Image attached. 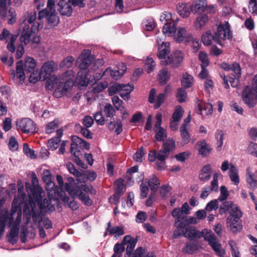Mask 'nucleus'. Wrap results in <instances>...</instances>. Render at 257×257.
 Instances as JSON below:
<instances>
[{"label":"nucleus","instance_id":"obj_1","mask_svg":"<svg viewBox=\"0 0 257 257\" xmlns=\"http://www.w3.org/2000/svg\"><path fill=\"white\" fill-rule=\"evenodd\" d=\"M58 69L57 63L53 61H48L44 63L40 71L38 70L32 72L29 80H57L53 73Z\"/></svg>","mask_w":257,"mask_h":257},{"label":"nucleus","instance_id":"obj_2","mask_svg":"<svg viewBox=\"0 0 257 257\" xmlns=\"http://www.w3.org/2000/svg\"><path fill=\"white\" fill-rule=\"evenodd\" d=\"M241 97L243 102L250 108L253 107L257 102V81L251 85L246 86L242 90Z\"/></svg>","mask_w":257,"mask_h":257},{"label":"nucleus","instance_id":"obj_3","mask_svg":"<svg viewBox=\"0 0 257 257\" xmlns=\"http://www.w3.org/2000/svg\"><path fill=\"white\" fill-rule=\"evenodd\" d=\"M213 38L214 41L221 46L223 45V42L226 40L232 39V33L230 29V25L227 22L224 21L218 25L217 30L214 34Z\"/></svg>","mask_w":257,"mask_h":257},{"label":"nucleus","instance_id":"obj_4","mask_svg":"<svg viewBox=\"0 0 257 257\" xmlns=\"http://www.w3.org/2000/svg\"><path fill=\"white\" fill-rule=\"evenodd\" d=\"M55 4L54 0H48L47 8L39 12L38 19L41 21L46 18L51 26L56 25L59 22V18L56 14Z\"/></svg>","mask_w":257,"mask_h":257},{"label":"nucleus","instance_id":"obj_5","mask_svg":"<svg viewBox=\"0 0 257 257\" xmlns=\"http://www.w3.org/2000/svg\"><path fill=\"white\" fill-rule=\"evenodd\" d=\"M23 213L26 218L27 223L30 221L31 216L35 224L39 223L42 221L40 211L38 209L36 210V204L33 201L30 200L29 202L25 203Z\"/></svg>","mask_w":257,"mask_h":257},{"label":"nucleus","instance_id":"obj_6","mask_svg":"<svg viewBox=\"0 0 257 257\" xmlns=\"http://www.w3.org/2000/svg\"><path fill=\"white\" fill-rule=\"evenodd\" d=\"M126 70V65L123 63L119 64L117 69L115 70H112L110 67L107 68L101 74L100 77L97 78L96 80H98L99 79L103 80L113 79L116 80L124 74Z\"/></svg>","mask_w":257,"mask_h":257},{"label":"nucleus","instance_id":"obj_7","mask_svg":"<svg viewBox=\"0 0 257 257\" xmlns=\"http://www.w3.org/2000/svg\"><path fill=\"white\" fill-rule=\"evenodd\" d=\"M169 155L161 149L158 152L155 150L151 151L148 155L149 160L150 162L156 161V165L160 170H164L166 167V159Z\"/></svg>","mask_w":257,"mask_h":257},{"label":"nucleus","instance_id":"obj_8","mask_svg":"<svg viewBox=\"0 0 257 257\" xmlns=\"http://www.w3.org/2000/svg\"><path fill=\"white\" fill-rule=\"evenodd\" d=\"M160 21L164 23V26L163 29V32L165 35L171 36V35L175 31V23H171V21L175 22V19L173 18L171 13L165 12L160 17ZM177 23L178 19H175Z\"/></svg>","mask_w":257,"mask_h":257},{"label":"nucleus","instance_id":"obj_9","mask_svg":"<svg viewBox=\"0 0 257 257\" xmlns=\"http://www.w3.org/2000/svg\"><path fill=\"white\" fill-rule=\"evenodd\" d=\"M65 188L72 197H78L79 199L85 205L88 206L91 205L92 201L89 197L82 192L80 188L73 187L68 183L65 184Z\"/></svg>","mask_w":257,"mask_h":257},{"label":"nucleus","instance_id":"obj_10","mask_svg":"<svg viewBox=\"0 0 257 257\" xmlns=\"http://www.w3.org/2000/svg\"><path fill=\"white\" fill-rule=\"evenodd\" d=\"M75 0H59L58 5L60 13L61 15L70 16L72 12V6H79V7H83L84 4L83 2L75 3Z\"/></svg>","mask_w":257,"mask_h":257},{"label":"nucleus","instance_id":"obj_11","mask_svg":"<svg viewBox=\"0 0 257 257\" xmlns=\"http://www.w3.org/2000/svg\"><path fill=\"white\" fill-rule=\"evenodd\" d=\"M16 127L18 130H21L23 133H33L36 131V124L29 118H23L17 120Z\"/></svg>","mask_w":257,"mask_h":257},{"label":"nucleus","instance_id":"obj_12","mask_svg":"<svg viewBox=\"0 0 257 257\" xmlns=\"http://www.w3.org/2000/svg\"><path fill=\"white\" fill-rule=\"evenodd\" d=\"M94 61V58L89 50H84L78 58L76 63L80 69H86Z\"/></svg>","mask_w":257,"mask_h":257},{"label":"nucleus","instance_id":"obj_13","mask_svg":"<svg viewBox=\"0 0 257 257\" xmlns=\"http://www.w3.org/2000/svg\"><path fill=\"white\" fill-rule=\"evenodd\" d=\"M191 11L194 14L200 15L203 12L213 13L214 8L211 6H207V2L205 0H199L196 1L190 7Z\"/></svg>","mask_w":257,"mask_h":257},{"label":"nucleus","instance_id":"obj_14","mask_svg":"<svg viewBox=\"0 0 257 257\" xmlns=\"http://www.w3.org/2000/svg\"><path fill=\"white\" fill-rule=\"evenodd\" d=\"M42 179L44 182L46 184V189L47 191L54 192L56 193V191L59 193V195L62 196L64 192L62 191L58 192L55 183L52 181V176L49 170H44L42 173Z\"/></svg>","mask_w":257,"mask_h":257},{"label":"nucleus","instance_id":"obj_15","mask_svg":"<svg viewBox=\"0 0 257 257\" xmlns=\"http://www.w3.org/2000/svg\"><path fill=\"white\" fill-rule=\"evenodd\" d=\"M183 55L180 51H175L167 58V60H161L162 65H170L172 67H177L182 62Z\"/></svg>","mask_w":257,"mask_h":257},{"label":"nucleus","instance_id":"obj_16","mask_svg":"<svg viewBox=\"0 0 257 257\" xmlns=\"http://www.w3.org/2000/svg\"><path fill=\"white\" fill-rule=\"evenodd\" d=\"M162 115L161 113H158L156 115V121L154 126L156 133L155 138L157 141H162L167 136L166 130L161 126Z\"/></svg>","mask_w":257,"mask_h":257},{"label":"nucleus","instance_id":"obj_17","mask_svg":"<svg viewBox=\"0 0 257 257\" xmlns=\"http://www.w3.org/2000/svg\"><path fill=\"white\" fill-rule=\"evenodd\" d=\"M220 66L221 68L225 71L231 72V75L233 76V77H231V79L233 80L238 79L240 77L241 69L238 63L234 62L229 64L226 62H223L220 64Z\"/></svg>","mask_w":257,"mask_h":257},{"label":"nucleus","instance_id":"obj_18","mask_svg":"<svg viewBox=\"0 0 257 257\" xmlns=\"http://www.w3.org/2000/svg\"><path fill=\"white\" fill-rule=\"evenodd\" d=\"M72 87V81H58L56 83V88L53 95L57 98L65 94Z\"/></svg>","mask_w":257,"mask_h":257},{"label":"nucleus","instance_id":"obj_19","mask_svg":"<svg viewBox=\"0 0 257 257\" xmlns=\"http://www.w3.org/2000/svg\"><path fill=\"white\" fill-rule=\"evenodd\" d=\"M18 185V196H16L12 203V209L18 208L21 204L24 202L26 198V194L24 191V186L21 180H19L17 181Z\"/></svg>","mask_w":257,"mask_h":257},{"label":"nucleus","instance_id":"obj_20","mask_svg":"<svg viewBox=\"0 0 257 257\" xmlns=\"http://www.w3.org/2000/svg\"><path fill=\"white\" fill-rule=\"evenodd\" d=\"M204 239L208 241L212 249L220 256H223L224 251L221 248V244L213 234H207L204 236Z\"/></svg>","mask_w":257,"mask_h":257},{"label":"nucleus","instance_id":"obj_21","mask_svg":"<svg viewBox=\"0 0 257 257\" xmlns=\"http://www.w3.org/2000/svg\"><path fill=\"white\" fill-rule=\"evenodd\" d=\"M173 33H174V39L178 42L188 43L192 40V35L188 33L185 28H179L176 29L175 28V31L171 36Z\"/></svg>","mask_w":257,"mask_h":257},{"label":"nucleus","instance_id":"obj_22","mask_svg":"<svg viewBox=\"0 0 257 257\" xmlns=\"http://www.w3.org/2000/svg\"><path fill=\"white\" fill-rule=\"evenodd\" d=\"M107 233L110 235H113L115 237H118L124 234V228L122 226H119L111 227V222H109L107 223L104 236H105Z\"/></svg>","mask_w":257,"mask_h":257},{"label":"nucleus","instance_id":"obj_23","mask_svg":"<svg viewBox=\"0 0 257 257\" xmlns=\"http://www.w3.org/2000/svg\"><path fill=\"white\" fill-rule=\"evenodd\" d=\"M226 223L229 230L233 233L239 232L242 228L240 220L233 219L231 217H227Z\"/></svg>","mask_w":257,"mask_h":257},{"label":"nucleus","instance_id":"obj_24","mask_svg":"<svg viewBox=\"0 0 257 257\" xmlns=\"http://www.w3.org/2000/svg\"><path fill=\"white\" fill-rule=\"evenodd\" d=\"M203 232L196 230L194 227L192 226H186L183 236L190 239H193L199 238L203 236Z\"/></svg>","mask_w":257,"mask_h":257},{"label":"nucleus","instance_id":"obj_25","mask_svg":"<svg viewBox=\"0 0 257 257\" xmlns=\"http://www.w3.org/2000/svg\"><path fill=\"white\" fill-rule=\"evenodd\" d=\"M130 84L124 85L123 84L114 83L111 85L108 89V94L109 95H113L114 94L120 92L122 90H130Z\"/></svg>","mask_w":257,"mask_h":257},{"label":"nucleus","instance_id":"obj_26","mask_svg":"<svg viewBox=\"0 0 257 257\" xmlns=\"http://www.w3.org/2000/svg\"><path fill=\"white\" fill-rule=\"evenodd\" d=\"M170 51V43L168 42H162L158 47L157 55L162 60H167L166 56Z\"/></svg>","mask_w":257,"mask_h":257},{"label":"nucleus","instance_id":"obj_27","mask_svg":"<svg viewBox=\"0 0 257 257\" xmlns=\"http://www.w3.org/2000/svg\"><path fill=\"white\" fill-rule=\"evenodd\" d=\"M198 113L202 116H206L212 113L213 106L211 103L205 104L204 102H199L198 103Z\"/></svg>","mask_w":257,"mask_h":257},{"label":"nucleus","instance_id":"obj_28","mask_svg":"<svg viewBox=\"0 0 257 257\" xmlns=\"http://www.w3.org/2000/svg\"><path fill=\"white\" fill-rule=\"evenodd\" d=\"M122 243L126 245V251L130 254L132 253L137 243V240L130 235L125 236L122 239Z\"/></svg>","mask_w":257,"mask_h":257},{"label":"nucleus","instance_id":"obj_29","mask_svg":"<svg viewBox=\"0 0 257 257\" xmlns=\"http://www.w3.org/2000/svg\"><path fill=\"white\" fill-rule=\"evenodd\" d=\"M41 200H38V204L39 205V208L42 211H52L54 209V206L51 203V200L45 198L42 200V193L40 194Z\"/></svg>","mask_w":257,"mask_h":257},{"label":"nucleus","instance_id":"obj_30","mask_svg":"<svg viewBox=\"0 0 257 257\" xmlns=\"http://www.w3.org/2000/svg\"><path fill=\"white\" fill-rule=\"evenodd\" d=\"M172 215L176 218L175 224H177L180 222H185L186 221L187 214L183 212V211H181L180 208L174 209L172 212Z\"/></svg>","mask_w":257,"mask_h":257},{"label":"nucleus","instance_id":"obj_31","mask_svg":"<svg viewBox=\"0 0 257 257\" xmlns=\"http://www.w3.org/2000/svg\"><path fill=\"white\" fill-rule=\"evenodd\" d=\"M147 182V184L150 188V189L153 192H156L160 185V181L157 177L153 175L149 179H145L144 180Z\"/></svg>","mask_w":257,"mask_h":257},{"label":"nucleus","instance_id":"obj_32","mask_svg":"<svg viewBox=\"0 0 257 257\" xmlns=\"http://www.w3.org/2000/svg\"><path fill=\"white\" fill-rule=\"evenodd\" d=\"M212 171L210 165H205L202 169L199 178L201 181H208L211 176Z\"/></svg>","mask_w":257,"mask_h":257},{"label":"nucleus","instance_id":"obj_33","mask_svg":"<svg viewBox=\"0 0 257 257\" xmlns=\"http://www.w3.org/2000/svg\"><path fill=\"white\" fill-rule=\"evenodd\" d=\"M32 33L29 30L28 25H25L20 37V41L25 45L28 44L31 41Z\"/></svg>","mask_w":257,"mask_h":257},{"label":"nucleus","instance_id":"obj_34","mask_svg":"<svg viewBox=\"0 0 257 257\" xmlns=\"http://www.w3.org/2000/svg\"><path fill=\"white\" fill-rule=\"evenodd\" d=\"M228 175L231 181L236 185L239 183V178L238 175V169L236 166L232 164H230V167L228 172Z\"/></svg>","mask_w":257,"mask_h":257},{"label":"nucleus","instance_id":"obj_35","mask_svg":"<svg viewBox=\"0 0 257 257\" xmlns=\"http://www.w3.org/2000/svg\"><path fill=\"white\" fill-rule=\"evenodd\" d=\"M196 145L199 148V154L203 156L208 155L212 150L210 146L207 144L205 140L197 142Z\"/></svg>","mask_w":257,"mask_h":257},{"label":"nucleus","instance_id":"obj_36","mask_svg":"<svg viewBox=\"0 0 257 257\" xmlns=\"http://www.w3.org/2000/svg\"><path fill=\"white\" fill-rule=\"evenodd\" d=\"M37 65V62L34 58L31 57H26L25 59V63L24 66L25 70L28 72L35 71V68Z\"/></svg>","mask_w":257,"mask_h":257},{"label":"nucleus","instance_id":"obj_37","mask_svg":"<svg viewBox=\"0 0 257 257\" xmlns=\"http://www.w3.org/2000/svg\"><path fill=\"white\" fill-rule=\"evenodd\" d=\"M208 21V17L206 14L200 15L196 18L194 23V26L196 29L200 30L205 26Z\"/></svg>","mask_w":257,"mask_h":257},{"label":"nucleus","instance_id":"obj_38","mask_svg":"<svg viewBox=\"0 0 257 257\" xmlns=\"http://www.w3.org/2000/svg\"><path fill=\"white\" fill-rule=\"evenodd\" d=\"M200 246L197 242L191 241L186 243L185 247L182 249L184 252L192 253L194 251L198 250Z\"/></svg>","mask_w":257,"mask_h":257},{"label":"nucleus","instance_id":"obj_39","mask_svg":"<svg viewBox=\"0 0 257 257\" xmlns=\"http://www.w3.org/2000/svg\"><path fill=\"white\" fill-rule=\"evenodd\" d=\"M183 145L188 144L190 141V136L186 128V124H182L180 128Z\"/></svg>","mask_w":257,"mask_h":257},{"label":"nucleus","instance_id":"obj_40","mask_svg":"<svg viewBox=\"0 0 257 257\" xmlns=\"http://www.w3.org/2000/svg\"><path fill=\"white\" fill-rule=\"evenodd\" d=\"M177 11L182 17H187L190 14L189 7L186 4H179L177 7Z\"/></svg>","mask_w":257,"mask_h":257},{"label":"nucleus","instance_id":"obj_41","mask_svg":"<svg viewBox=\"0 0 257 257\" xmlns=\"http://www.w3.org/2000/svg\"><path fill=\"white\" fill-rule=\"evenodd\" d=\"M175 147V142L172 139H168L163 142L161 149L168 155Z\"/></svg>","mask_w":257,"mask_h":257},{"label":"nucleus","instance_id":"obj_42","mask_svg":"<svg viewBox=\"0 0 257 257\" xmlns=\"http://www.w3.org/2000/svg\"><path fill=\"white\" fill-rule=\"evenodd\" d=\"M16 75L17 78L19 79L20 80H25V76L24 70V63L22 60L17 63Z\"/></svg>","mask_w":257,"mask_h":257},{"label":"nucleus","instance_id":"obj_43","mask_svg":"<svg viewBox=\"0 0 257 257\" xmlns=\"http://www.w3.org/2000/svg\"><path fill=\"white\" fill-rule=\"evenodd\" d=\"M156 66V62L154 59L150 57L147 58L144 62V68L146 71L150 73L152 72Z\"/></svg>","mask_w":257,"mask_h":257},{"label":"nucleus","instance_id":"obj_44","mask_svg":"<svg viewBox=\"0 0 257 257\" xmlns=\"http://www.w3.org/2000/svg\"><path fill=\"white\" fill-rule=\"evenodd\" d=\"M95 81L92 84V89L94 93H99L105 89L107 85V81Z\"/></svg>","mask_w":257,"mask_h":257},{"label":"nucleus","instance_id":"obj_45","mask_svg":"<svg viewBox=\"0 0 257 257\" xmlns=\"http://www.w3.org/2000/svg\"><path fill=\"white\" fill-rule=\"evenodd\" d=\"M103 112L106 117L112 118L115 115L116 111L110 103H106L104 106Z\"/></svg>","mask_w":257,"mask_h":257},{"label":"nucleus","instance_id":"obj_46","mask_svg":"<svg viewBox=\"0 0 257 257\" xmlns=\"http://www.w3.org/2000/svg\"><path fill=\"white\" fill-rule=\"evenodd\" d=\"M229 214L230 215L228 217H231L235 220H240L242 216V213L237 205L233 209H230Z\"/></svg>","mask_w":257,"mask_h":257},{"label":"nucleus","instance_id":"obj_47","mask_svg":"<svg viewBox=\"0 0 257 257\" xmlns=\"http://www.w3.org/2000/svg\"><path fill=\"white\" fill-rule=\"evenodd\" d=\"M72 142L80 148H85L86 149L89 148V144L88 143L77 136H74L72 137Z\"/></svg>","mask_w":257,"mask_h":257},{"label":"nucleus","instance_id":"obj_48","mask_svg":"<svg viewBox=\"0 0 257 257\" xmlns=\"http://www.w3.org/2000/svg\"><path fill=\"white\" fill-rule=\"evenodd\" d=\"M177 227V229L175 230L173 232V236L175 238L179 237L182 234L183 235L184 231L183 229H185L186 224L185 222H180L177 224H175Z\"/></svg>","mask_w":257,"mask_h":257},{"label":"nucleus","instance_id":"obj_49","mask_svg":"<svg viewBox=\"0 0 257 257\" xmlns=\"http://www.w3.org/2000/svg\"><path fill=\"white\" fill-rule=\"evenodd\" d=\"M184 110L183 108L180 105L176 106L175 111L172 114V119L179 121L181 119Z\"/></svg>","mask_w":257,"mask_h":257},{"label":"nucleus","instance_id":"obj_50","mask_svg":"<svg viewBox=\"0 0 257 257\" xmlns=\"http://www.w3.org/2000/svg\"><path fill=\"white\" fill-rule=\"evenodd\" d=\"M11 0H0V16L5 17L8 6L11 4Z\"/></svg>","mask_w":257,"mask_h":257},{"label":"nucleus","instance_id":"obj_51","mask_svg":"<svg viewBox=\"0 0 257 257\" xmlns=\"http://www.w3.org/2000/svg\"><path fill=\"white\" fill-rule=\"evenodd\" d=\"M19 233V228L17 226H13L10 231L9 236V241L12 243H14L17 241Z\"/></svg>","mask_w":257,"mask_h":257},{"label":"nucleus","instance_id":"obj_52","mask_svg":"<svg viewBox=\"0 0 257 257\" xmlns=\"http://www.w3.org/2000/svg\"><path fill=\"white\" fill-rule=\"evenodd\" d=\"M114 185L115 186V192L119 193L121 194H123L125 191V186L124 184L123 180L122 179L119 178L115 181Z\"/></svg>","mask_w":257,"mask_h":257},{"label":"nucleus","instance_id":"obj_53","mask_svg":"<svg viewBox=\"0 0 257 257\" xmlns=\"http://www.w3.org/2000/svg\"><path fill=\"white\" fill-rule=\"evenodd\" d=\"M171 74L166 68L160 70L158 73L159 80H168L170 79Z\"/></svg>","mask_w":257,"mask_h":257},{"label":"nucleus","instance_id":"obj_54","mask_svg":"<svg viewBox=\"0 0 257 257\" xmlns=\"http://www.w3.org/2000/svg\"><path fill=\"white\" fill-rule=\"evenodd\" d=\"M214 40L213 35H212L210 31L206 32L202 36V41L204 45L209 46L212 43V41Z\"/></svg>","mask_w":257,"mask_h":257},{"label":"nucleus","instance_id":"obj_55","mask_svg":"<svg viewBox=\"0 0 257 257\" xmlns=\"http://www.w3.org/2000/svg\"><path fill=\"white\" fill-rule=\"evenodd\" d=\"M176 97L180 103L185 102L187 97V94L185 89L182 88H178Z\"/></svg>","mask_w":257,"mask_h":257},{"label":"nucleus","instance_id":"obj_56","mask_svg":"<svg viewBox=\"0 0 257 257\" xmlns=\"http://www.w3.org/2000/svg\"><path fill=\"white\" fill-rule=\"evenodd\" d=\"M223 133L221 131H217V132L216 133L215 137L216 139L217 140V144L216 147V150L217 151H221L222 149V147L223 145Z\"/></svg>","mask_w":257,"mask_h":257},{"label":"nucleus","instance_id":"obj_57","mask_svg":"<svg viewBox=\"0 0 257 257\" xmlns=\"http://www.w3.org/2000/svg\"><path fill=\"white\" fill-rule=\"evenodd\" d=\"M112 102L117 110L120 111L123 110L124 107L122 105L123 101L120 99L117 96L112 97Z\"/></svg>","mask_w":257,"mask_h":257},{"label":"nucleus","instance_id":"obj_58","mask_svg":"<svg viewBox=\"0 0 257 257\" xmlns=\"http://www.w3.org/2000/svg\"><path fill=\"white\" fill-rule=\"evenodd\" d=\"M199 59L201 62V67H207L209 65V60L207 54L203 51H200L199 54Z\"/></svg>","mask_w":257,"mask_h":257},{"label":"nucleus","instance_id":"obj_59","mask_svg":"<svg viewBox=\"0 0 257 257\" xmlns=\"http://www.w3.org/2000/svg\"><path fill=\"white\" fill-rule=\"evenodd\" d=\"M60 141V139L59 138H53L49 140L48 141L49 149L53 151L57 149L59 147Z\"/></svg>","mask_w":257,"mask_h":257},{"label":"nucleus","instance_id":"obj_60","mask_svg":"<svg viewBox=\"0 0 257 257\" xmlns=\"http://www.w3.org/2000/svg\"><path fill=\"white\" fill-rule=\"evenodd\" d=\"M75 80H90L86 69H81L78 72L77 76Z\"/></svg>","mask_w":257,"mask_h":257},{"label":"nucleus","instance_id":"obj_61","mask_svg":"<svg viewBox=\"0 0 257 257\" xmlns=\"http://www.w3.org/2000/svg\"><path fill=\"white\" fill-rule=\"evenodd\" d=\"M149 186L147 184V182L143 180L140 185L141 196L142 198L147 197L149 192Z\"/></svg>","mask_w":257,"mask_h":257},{"label":"nucleus","instance_id":"obj_62","mask_svg":"<svg viewBox=\"0 0 257 257\" xmlns=\"http://www.w3.org/2000/svg\"><path fill=\"white\" fill-rule=\"evenodd\" d=\"M218 202L216 199L211 200L208 202L205 207V210L207 211H211L212 210H216L218 208Z\"/></svg>","mask_w":257,"mask_h":257},{"label":"nucleus","instance_id":"obj_63","mask_svg":"<svg viewBox=\"0 0 257 257\" xmlns=\"http://www.w3.org/2000/svg\"><path fill=\"white\" fill-rule=\"evenodd\" d=\"M74 60L73 57L68 56L61 62L60 66L61 67L69 68L72 66Z\"/></svg>","mask_w":257,"mask_h":257},{"label":"nucleus","instance_id":"obj_64","mask_svg":"<svg viewBox=\"0 0 257 257\" xmlns=\"http://www.w3.org/2000/svg\"><path fill=\"white\" fill-rule=\"evenodd\" d=\"M248 10L253 16H257V2L256 0L249 1Z\"/></svg>","mask_w":257,"mask_h":257}]
</instances>
